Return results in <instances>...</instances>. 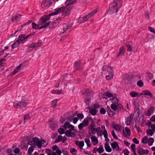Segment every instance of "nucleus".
<instances>
[{
	"instance_id": "58836bf2",
	"label": "nucleus",
	"mask_w": 155,
	"mask_h": 155,
	"mask_svg": "<svg viewBox=\"0 0 155 155\" xmlns=\"http://www.w3.org/2000/svg\"><path fill=\"white\" fill-rule=\"evenodd\" d=\"M59 23L58 20H55L54 21L51 22L50 26H52L54 27H55Z\"/></svg>"
},
{
	"instance_id": "20e7f679",
	"label": "nucleus",
	"mask_w": 155,
	"mask_h": 155,
	"mask_svg": "<svg viewBox=\"0 0 155 155\" xmlns=\"http://www.w3.org/2000/svg\"><path fill=\"white\" fill-rule=\"evenodd\" d=\"M31 143V144L32 145L35 147L37 146L38 148L40 149L42 147H45L47 145V143L45 141L43 140H40L37 137L33 138Z\"/></svg>"
},
{
	"instance_id": "473e14b6",
	"label": "nucleus",
	"mask_w": 155,
	"mask_h": 155,
	"mask_svg": "<svg viewBox=\"0 0 155 155\" xmlns=\"http://www.w3.org/2000/svg\"><path fill=\"white\" fill-rule=\"evenodd\" d=\"M64 128V126H62L58 129V131L60 134H62L64 133L65 129Z\"/></svg>"
},
{
	"instance_id": "a19ab883",
	"label": "nucleus",
	"mask_w": 155,
	"mask_h": 155,
	"mask_svg": "<svg viewBox=\"0 0 155 155\" xmlns=\"http://www.w3.org/2000/svg\"><path fill=\"white\" fill-rule=\"evenodd\" d=\"M75 68L77 70H79L81 68V63L79 61L76 62L75 63Z\"/></svg>"
},
{
	"instance_id": "3c124183",
	"label": "nucleus",
	"mask_w": 155,
	"mask_h": 155,
	"mask_svg": "<svg viewBox=\"0 0 155 155\" xmlns=\"http://www.w3.org/2000/svg\"><path fill=\"white\" fill-rule=\"evenodd\" d=\"M148 138L146 136L144 137L142 140V142L143 143L146 144L148 142Z\"/></svg>"
},
{
	"instance_id": "6e6d98bb",
	"label": "nucleus",
	"mask_w": 155,
	"mask_h": 155,
	"mask_svg": "<svg viewBox=\"0 0 155 155\" xmlns=\"http://www.w3.org/2000/svg\"><path fill=\"white\" fill-rule=\"evenodd\" d=\"M34 33H32L26 36H25V41L30 37L33 36L34 35Z\"/></svg>"
},
{
	"instance_id": "bb28decb",
	"label": "nucleus",
	"mask_w": 155,
	"mask_h": 155,
	"mask_svg": "<svg viewBox=\"0 0 155 155\" xmlns=\"http://www.w3.org/2000/svg\"><path fill=\"white\" fill-rule=\"evenodd\" d=\"M76 0H67L65 2V4L67 6H69L70 5L73 4L75 2Z\"/></svg>"
},
{
	"instance_id": "79ce46f5",
	"label": "nucleus",
	"mask_w": 155,
	"mask_h": 155,
	"mask_svg": "<svg viewBox=\"0 0 155 155\" xmlns=\"http://www.w3.org/2000/svg\"><path fill=\"white\" fill-rule=\"evenodd\" d=\"M89 120L88 118H85L84 119L82 123L84 124V125L86 126H87L89 123Z\"/></svg>"
},
{
	"instance_id": "c85d7f7f",
	"label": "nucleus",
	"mask_w": 155,
	"mask_h": 155,
	"mask_svg": "<svg viewBox=\"0 0 155 155\" xmlns=\"http://www.w3.org/2000/svg\"><path fill=\"white\" fill-rule=\"evenodd\" d=\"M47 155H57L56 152H52L51 150L50 149H46L45 151Z\"/></svg>"
},
{
	"instance_id": "a878e982",
	"label": "nucleus",
	"mask_w": 155,
	"mask_h": 155,
	"mask_svg": "<svg viewBox=\"0 0 155 155\" xmlns=\"http://www.w3.org/2000/svg\"><path fill=\"white\" fill-rule=\"evenodd\" d=\"M110 100L112 104H117L118 102V99L115 97L112 96L110 97Z\"/></svg>"
},
{
	"instance_id": "9b49d317",
	"label": "nucleus",
	"mask_w": 155,
	"mask_h": 155,
	"mask_svg": "<svg viewBox=\"0 0 155 155\" xmlns=\"http://www.w3.org/2000/svg\"><path fill=\"white\" fill-rule=\"evenodd\" d=\"M111 146L114 150L120 151L121 149L119 148L118 143L116 142H114L111 144Z\"/></svg>"
},
{
	"instance_id": "8fccbe9b",
	"label": "nucleus",
	"mask_w": 155,
	"mask_h": 155,
	"mask_svg": "<svg viewBox=\"0 0 155 155\" xmlns=\"http://www.w3.org/2000/svg\"><path fill=\"white\" fill-rule=\"evenodd\" d=\"M111 108L114 110L116 111L117 108V104H112L110 105Z\"/></svg>"
},
{
	"instance_id": "f704fd0d",
	"label": "nucleus",
	"mask_w": 155,
	"mask_h": 155,
	"mask_svg": "<svg viewBox=\"0 0 155 155\" xmlns=\"http://www.w3.org/2000/svg\"><path fill=\"white\" fill-rule=\"evenodd\" d=\"M106 78L107 80H109L112 78L113 76V73H108L106 74Z\"/></svg>"
},
{
	"instance_id": "c9c22d12",
	"label": "nucleus",
	"mask_w": 155,
	"mask_h": 155,
	"mask_svg": "<svg viewBox=\"0 0 155 155\" xmlns=\"http://www.w3.org/2000/svg\"><path fill=\"white\" fill-rule=\"evenodd\" d=\"M52 93L54 94H63L64 93V92L62 90H53L52 91Z\"/></svg>"
},
{
	"instance_id": "f3484780",
	"label": "nucleus",
	"mask_w": 155,
	"mask_h": 155,
	"mask_svg": "<svg viewBox=\"0 0 155 155\" xmlns=\"http://www.w3.org/2000/svg\"><path fill=\"white\" fill-rule=\"evenodd\" d=\"M154 110V107L151 106L150 107L149 109L145 113V114L147 116H150L153 113Z\"/></svg>"
},
{
	"instance_id": "2f4dec72",
	"label": "nucleus",
	"mask_w": 155,
	"mask_h": 155,
	"mask_svg": "<svg viewBox=\"0 0 155 155\" xmlns=\"http://www.w3.org/2000/svg\"><path fill=\"white\" fill-rule=\"evenodd\" d=\"M84 142L86 144L87 147H91L92 145L91 144L90 140L88 138H86L84 139Z\"/></svg>"
},
{
	"instance_id": "a211bd4d",
	"label": "nucleus",
	"mask_w": 155,
	"mask_h": 155,
	"mask_svg": "<svg viewBox=\"0 0 155 155\" xmlns=\"http://www.w3.org/2000/svg\"><path fill=\"white\" fill-rule=\"evenodd\" d=\"M140 95H149L151 96L152 95V94L148 90H144L142 91V92L140 93Z\"/></svg>"
},
{
	"instance_id": "052dcab7",
	"label": "nucleus",
	"mask_w": 155,
	"mask_h": 155,
	"mask_svg": "<svg viewBox=\"0 0 155 155\" xmlns=\"http://www.w3.org/2000/svg\"><path fill=\"white\" fill-rule=\"evenodd\" d=\"M111 133L113 138L115 140H117V136L116 135L115 133L114 132V130H112Z\"/></svg>"
},
{
	"instance_id": "b1692460",
	"label": "nucleus",
	"mask_w": 155,
	"mask_h": 155,
	"mask_svg": "<svg viewBox=\"0 0 155 155\" xmlns=\"http://www.w3.org/2000/svg\"><path fill=\"white\" fill-rule=\"evenodd\" d=\"M25 34H21L19 36L17 40L19 42L21 43L22 41L25 42Z\"/></svg>"
},
{
	"instance_id": "f03ea898",
	"label": "nucleus",
	"mask_w": 155,
	"mask_h": 155,
	"mask_svg": "<svg viewBox=\"0 0 155 155\" xmlns=\"http://www.w3.org/2000/svg\"><path fill=\"white\" fill-rule=\"evenodd\" d=\"M122 6V2L120 0H114L113 2L110 4L109 9V12L112 14L116 15L118 11Z\"/></svg>"
},
{
	"instance_id": "4be33fe9",
	"label": "nucleus",
	"mask_w": 155,
	"mask_h": 155,
	"mask_svg": "<svg viewBox=\"0 0 155 155\" xmlns=\"http://www.w3.org/2000/svg\"><path fill=\"white\" fill-rule=\"evenodd\" d=\"M75 143L77 146H78L79 147L82 146H84V142L83 141H80L79 140H76L75 141Z\"/></svg>"
},
{
	"instance_id": "49530a36",
	"label": "nucleus",
	"mask_w": 155,
	"mask_h": 155,
	"mask_svg": "<svg viewBox=\"0 0 155 155\" xmlns=\"http://www.w3.org/2000/svg\"><path fill=\"white\" fill-rule=\"evenodd\" d=\"M42 43V41L41 40H39L37 43H34L35 46L36 48H38L41 46Z\"/></svg>"
},
{
	"instance_id": "0e129e2a",
	"label": "nucleus",
	"mask_w": 155,
	"mask_h": 155,
	"mask_svg": "<svg viewBox=\"0 0 155 155\" xmlns=\"http://www.w3.org/2000/svg\"><path fill=\"white\" fill-rule=\"evenodd\" d=\"M77 117L79 119H82L84 118V115L82 114H79L77 115Z\"/></svg>"
},
{
	"instance_id": "f257e3e1",
	"label": "nucleus",
	"mask_w": 155,
	"mask_h": 155,
	"mask_svg": "<svg viewBox=\"0 0 155 155\" xmlns=\"http://www.w3.org/2000/svg\"><path fill=\"white\" fill-rule=\"evenodd\" d=\"M71 8L68 6H62L54 9V11L48 15H45L41 17L40 19H49L51 16L56 15L61 12L64 16L68 15L70 14Z\"/></svg>"
},
{
	"instance_id": "4468645a",
	"label": "nucleus",
	"mask_w": 155,
	"mask_h": 155,
	"mask_svg": "<svg viewBox=\"0 0 155 155\" xmlns=\"http://www.w3.org/2000/svg\"><path fill=\"white\" fill-rule=\"evenodd\" d=\"M67 140V138L66 137H62L61 135H59L56 139L54 142L57 143L62 141L63 143H64Z\"/></svg>"
},
{
	"instance_id": "37998d69",
	"label": "nucleus",
	"mask_w": 155,
	"mask_h": 155,
	"mask_svg": "<svg viewBox=\"0 0 155 155\" xmlns=\"http://www.w3.org/2000/svg\"><path fill=\"white\" fill-rule=\"evenodd\" d=\"M90 113L93 115H94L97 114V111L95 109L92 108L90 110Z\"/></svg>"
},
{
	"instance_id": "69168bd1",
	"label": "nucleus",
	"mask_w": 155,
	"mask_h": 155,
	"mask_svg": "<svg viewBox=\"0 0 155 155\" xmlns=\"http://www.w3.org/2000/svg\"><path fill=\"white\" fill-rule=\"evenodd\" d=\"M20 151V149L18 148H15L14 150V152L15 153H18Z\"/></svg>"
},
{
	"instance_id": "39448f33",
	"label": "nucleus",
	"mask_w": 155,
	"mask_h": 155,
	"mask_svg": "<svg viewBox=\"0 0 155 155\" xmlns=\"http://www.w3.org/2000/svg\"><path fill=\"white\" fill-rule=\"evenodd\" d=\"M101 130H97V134L98 137H101L103 135L105 138V140L107 141V140L109 141L108 138V135L107 131L105 129V127L104 125H102L101 126Z\"/></svg>"
},
{
	"instance_id": "423d86ee",
	"label": "nucleus",
	"mask_w": 155,
	"mask_h": 155,
	"mask_svg": "<svg viewBox=\"0 0 155 155\" xmlns=\"http://www.w3.org/2000/svg\"><path fill=\"white\" fill-rule=\"evenodd\" d=\"M100 9L99 8L97 7L86 15L83 16H81L79 17V19H81V18H82V19H89L92 17L94 14L96 13Z\"/></svg>"
},
{
	"instance_id": "6e6552de",
	"label": "nucleus",
	"mask_w": 155,
	"mask_h": 155,
	"mask_svg": "<svg viewBox=\"0 0 155 155\" xmlns=\"http://www.w3.org/2000/svg\"><path fill=\"white\" fill-rule=\"evenodd\" d=\"M52 4V0H45L42 2L41 6L43 8H48Z\"/></svg>"
},
{
	"instance_id": "0eeeda50",
	"label": "nucleus",
	"mask_w": 155,
	"mask_h": 155,
	"mask_svg": "<svg viewBox=\"0 0 155 155\" xmlns=\"http://www.w3.org/2000/svg\"><path fill=\"white\" fill-rule=\"evenodd\" d=\"M103 70L105 74H107L108 73H113V70L110 67L107 65L104 66L103 68Z\"/></svg>"
},
{
	"instance_id": "4d7b16f0",
	"label": "nucleus",
	"mask_w": 155,
	"mask_h": 155,
	"mask_svg": "<svg viewBox=\"0 0 155 155\" xmlns=\"http://www.w3.org/2000/svg\"><path fill=\"white\" fill-rule=\"evenodd\" d=\"M34 43L31 44L29 47V49L30 50H31L34 49V48H35Z\"/></svg>"
},
{
	"instance_id": "680f3d73",
	"label": "nucleus",
	"mask_w": 155,
	"mask_h": 155,
	"mask_svg": "<svg viewBox=\"0 0 155 155\" xmlns=\"http://www.w3.org/2000/svg\"><path fill=\"white\" fill-rule=\"evenodd\" d=\"M50 125L51 128L52 130H54L57 126L55 124H54L53 122L51 123L50 124Z\"/></svg>"
},
{
	"instance_id": "864d4df0",
	"label": "nucleus",
	"mask_w": 155,
	"mask_h": 155,
	"mask_svg": "<svg viewBox=\"0 0 155 155\" xmlns=\"http://www.w3.org/2000/svg\"><path fill=\"white\" fill-rule=\"evenodd\" d=\"M6 56H5L4 57L0 60V65H2L4 64V63L6 61Z\"/></svg>"
},
{
	"instance_id": "5701e85b",
	"label": "nucleus",
	"mask_w": 155,
	"mask_h": 155,
	"mask_svg": "<svg viewBox=\"0 0 155 155\" xmlns=\"http://www.w3.org/2000/svg\"><path fill=\"white\" fill-rule=\"evenodd\" d=\"M133 119V117L131 115H130L127 117L126 121V123L127 125L130 124L131 120Z\"/></svg>"
},
{
	"instance_id": "aec40b11",
	"label": "nucleus",
	"mask_w": 155,
	"mask_h": 155,
	"mask_svg": "<svg viewBox=\"0 0 155 155\" xmlns=\"http://www.w3.org/2000/svg\"><path fill=\"white\" fill-rule=\"evenodd\" d=\"M22 64L19 65L18 67H17L15 69L14 71L12 72L11 74L12 75L15 74L16 73L18 72L20 70L21 67V66Z\"/></svg>"
},
{
	"instance_id": "cd10ccee",
	"label": "nucleus",
	"mask_w": 155,
	"mask_h": 155,
	"mask_svg": "<svg viewBox=\"0 0 155 155\" xmlns=\"http://www.w3.org/2000/svg\"><path fill=\"white\" fill-rule=\"evenodd\" d=\"M112 96V94H110L108 92H106L104 93L103 95V97L105 99H107L109 97H111Z\"/></svg>"
},
{
	"instance_id": "bf43d9fd",
	"label": "nucleus",
	"mask_w": 155,
	"mask_h": 155,
	"mask_svg": "<svg viewBox=\"0 0 155 155\" xmlns=\"http://www.w3.org/2000/svg\"><path fill=\"white\" fill-rule=\"evenodd\" d=\"M86 127L84 125V124L82 122L80 124L78 125V127L79 130H81L84 127Z\"/></svg>"
},
{
	"instance_id": "09e8293b",
	"label": "nucleus",
	"mask_w": 155,
	"mask_h": 155,
	"mask_svg": "<svg viewBox=\"0 0 155 155\" xmlns=\"http://www.w3.org/2000/svg\"><path fill=\"white\" fill-rule=\"evenodd\" d=\"M98 152L99 153H101L104 151V149L103 147L102 146H100L99 148H97Z\"/></svg>"
},
{
	"instance_id": "13d9d810",
	"label": "nucleus",
	"mask_w": 155,
	"mask_h": 155,
	"mask_svg": "<svg viewBox=\"0 0 155 155\" xmlns=\"http://www.w3.org/2000/svg\"><path fill=\"white\" fill-rule=\"evenodd\" d=\"M150 125L151 128V129L155 132V124H151L150 122Z\"/></svg>"
},
{
	"instance_id": "2eb2a0df",
	"label": "nucleus",
	"mask_w": 155,
	"mask_h": 155,
	"mask_svg": "<svg viewBox=\"0 0 155 155\" xmlns=\"http://www.w3.org/2000/svg\"><path fill=\"white\" fill-rule=\"evenodd\" d=\"M130 129L127 127H125V129L123 130V135L126 137H129L130 135Z\"/></svg>"
},
{
	"instance_id": "dca6fc26",
	"label": "nucleus",
	"mask_w": 155,
	"mask_h": 155,
	"mask_svg": "<svg viewBox=\"0 0 155 155\" xmlns=\"http://www.w3.org/2000/svg\"><path fill=\"white\" fill-rule=\"evenodd\" d=\"M53 151H53V152H56V154L58 155H61V150L58 149V147L56 145L53 146L52 147Z\"/></svg>"
},
{
	"instance_id": "de8ad7c7",
	"label": "nucleus",
	"mask_w": 155,
	"mask_h": 155,
	"mask_svg": "<svg viewBox=\"0 0 155 155\" xmlns=\"http://www.w3.org/2000/svg\"><path fill=\"white\" fill-rule=\"evenodd\" d=\"M77 150L76 148H71L70 149V152L72 154L74 155L77 152Z\"/></svg>"
},
{
	"instance_id": "c03bdc74",
	"label": "nucleus",
	"mask_w": 155,
	"mask_h": 155,
	"mask_svg": "<svg viewBox=\"0 0 155 155\" xmlns=\"http://www.w3.org/2000/svg\"><path fill=\"white\" fill-rule=\"evenodd\" d=\"M58 100L57 99H55L51 101V107L53 108L55 107L57 104Z\"/></svg>"
},
{
	"instance_id": "9d476101",
	"label": "nucleus",
	"mask_w": 155,
	"mask_h": 155,
	"mask_svg": "<svg viewBox=\"0 0 155 155\" xmlns=\"http://www.w3.org/2000/svg\"><path fill=\"white\" fill-rule=\"evenodd\" d=\"M137 152L140 155H142L143 154H147L149 153V151L147 150H144L141 147L137 148Z\"/></svg>"
},
{
	"instance_id": "72a5a7b5",
	"label": "nucleus",
	"mask_w": 155,
	"mask_h": 155,
	"mask_svg": "<svg viewBox=\"0 0 155 155\" xmlns=\"http://www.w3.org/2000/svg\"><path fill=\"white\" fill-rule=\"evenodd\" d=\"M104 147L105 149L107 151L109 152H110L112 150L108 144H105L104 145Z\"/></svg>"
},
{
	"instance_id": "e2e57ef3",
	"label": "nucleus",
	"mask_w": 155,
	"mask_h": 155,
	"mask_svg": "<svg viewBox=\"0 0 155 155\" xmlns=\"http://www.w3.org/2000/svg\"><path fill=\"white\" fill-rule=\"evenodd\" d=\"M137 84L139 86L141 87L143 86V83L141 81H139L137 82Z\"/></svg>"
},
{
	"instance_id": "774afa93",
	"label": "nucleus",
	"mask_w": 155,
	"mask_h": 155,
	"mask_svg": "<svg viewBox=\"0 0 155 155\" xmlns=\"http://www.w3.org/2000/svg\"><path fill=\"white\" fill-rule=\"evenodd\" d=\"M150 120L151 121L155 122V115L152 116Z\"/></svg>"
},
{
	"instance_id": "ddd939ff",
	"label": "nucleus",
	"mask_w": 155,
	"mask_h": 155,
	"mask_svg": "<svg viewBox=\"0 0 155 155\" xmlns=\"http://www.w3.org/2000/svg\"><path fill=\"white\" fill-rule=\"evenodd\" d=\"M22 104L23 107H26L27 104L25 102H18L16 101L14 103V107L16 108H18L20 107V105Z\"/></svg>"
},
{
	"instance_id": "f8f14e48",
	"label": "nucleus",
	"mask_w": 155,
	"mask_h": 155,
	"mask_svg": "<svg viewBox=\"0 0 155 155\" xmlns=\"http://www.w3.org/2000/svg\"><path fill=\"white\" fill-rule=\"evenodd\" d=\"M91 140L92 143L94 146L96 145L98 143L97 138L95 136L90 135Z\"/></svg>"
},
{
	"instance_id": "7ed1b4c3",
	"label": "nucleus",
	"mask_w": 155,
	"mask_h": 155,
	"mask_svg": "<svg viewBox=\"0 0 155 155\" xmlns=\"http://www.w3.org/2000/svg\"><path fill=\"white\" fill-rule=\"evenodd\" d=\"M64 127L65 130L69 129V130H67L65 134L66 136L68 137H74L76 136V134L77 131L74 130V127L69 122H66L64 124Z\"/></svg>"
},
{
	"instance_id": "1a4fd4ad",
	"label": "nucleus",
	"mask_w": 155,
	"mask_h": 155,
	"mask_svg": "<svg viewBox=\"0 0 155 155\" xmlns=\"http://www.w3.org/2000/svg\"><path fill=\"white\" fill-rule=\"evenodd\" d=\"M73 25L72 23L68 24H64L63 25V27L62 29H61V33H64L66 31L70 28Z\"/></svg>"
},
{
	"instance_id": "ea45409f",
	"label": "nucleus",
	"mask_w": 155,
	"mask_h": 155,
	"mask_svg": "<svg viewBox=\"0 0 155 155\" xmlns=\"http://www.w3.org/2000/svg\"><path fill=\"white\" fill-rule=\"evenodd\" d=\"M154 141V140L153 138H150L149 139H148V145L149 146H151Z\"/></svg>"
},
{
	"instance_id": "4c0bfd02",
	"label": "nucleus",
	"mask_w": 155,
	"mask_h": 155,
	"mask_svg": "<svg viewBox=\"0 0 155 155\" xmlns=\"http://www.w3.org/2000/svg\"><path fill=\"white\" fill-rule=\"evenodd\" d=\"M101 128L99 127L96 128H95L91 129V132L94 135L95 134L96 132H97V130H100Z\"/></svg>"
},
{
	"instance_id": "6ab92c4d",
	"label": "nucleus",
	"mask_w": 155,
	"mask_h": 155,
	"mask_svg": "<svg viewBox=\"0 0 155 155\" xmlns=\"http://www.w3.org/2000/svg\"><path fill=\"white\" fill-rule=\"evenodd\" d=\"M125 51V48L124 47H121L120 49L119 53L117 55V57H118L120 55H124Z\"/></svg>"
},
{
	"instance_id": "603ef678",
	"label": "nucleus",
	"mask_w": 155,
	"mask_h": 155,
	"mask_svg": "<svg viewBox=\"0 0 155 155\" xmlns=\"http://www.w3.org/2000/svg\"><path fill=\"white\" fill-rule=\"evenodd\" d=\"M125 46L127 48V51L130 52L132 51V47L130 45H126Z\"/></svg>"
},
{
	"instance_id": "c756f323",
	"label": "nucleus",
	"mask_w": 155,
	"mask_h": 155,
	"mask_svg": "<svg viewBox=\"0 0 155 155\" xmlns=\"http://www.w3.org/2000/svg\"><path fill=\"white\" fill-rule=\"evenodd\" d=\"M113 128L118 132L121 131V126L120 125L118 124H116L114 126Z\"/></svg>"
},
{
	"instance_id": "5fc2aeb1",
	"label": "nucleus",
	"mask_w": 155,
	"mask_h": 155,
	"mask_svg": "<svg viewBox=\"0 0 155 155\" xmlns=\"http://www.w3.org/2000/svg\"><path fill=\"white\" fill-rule=\"evenodd\" d=\"M33 150V147L32 146L29 147L28 149V153L29 155L31 154Z\"/></svg>"
},
{
	"instance_id": "7c9ffc66",
	"label": "nucleus",
	"mask_w": 155,
	"mask_h": 155,
	"mask_svg": "<svg viewBox=\"0 0 155 155\" xmlns=\"http://www.w3.org/2000/svg\"><path fill=\"white\" fill-rule=\"evenodd\" d=\"M154 133L155 132H154V131L150 128H148L146 130L147 134L149 136H152Z\"/></svg>"
},
{
	"instance_id": "e433bc0d",
	"label": "nucleus",
	"mask_w": 155,
	"mask_h": 155,
	"mask_svg": "<svg viewBox=\"0 0 155 155\" xmlns=\"http://www.w3.org/2000/svg\"><path fill=\"white\" fill-rule=\"evenodd\" d=\"M20 43L17 40L16 42H14L12 46V49L18 47Z\"/></svg>"
},
{
	"instance_id": "338daca9",
	"label": "nucleus",
	"mask_w": 155,
	"mask_h": 155,
	"mask_svg": "<svg viewBox=\"0 0 155 155\" xmlns=\"http://www.w3.org/2000/svg\"><path fill=\"white\" fill-rule=\"evenodd\" d=\"M100 113L102 114H104L105 113L106 111L104 108H101L100 110Z\"/></svg>"
},
{
	"instance_id": "412c9836",
	"label": "nucleus",
	"mask_w": 155,
	"mask_h": 155,
	"mask_svg": "<svg viewBox=\"0 0 155 155\" xmlns=\"http://www.w3.org/2000/svg\"><path fill=\"white\" fill-rule=\"evenodd\" d=\"M130 95L131 97H139L140 96V94L135 91H132L130 92Z\"/></svg>"
},
{
	"instance_id": "a18cd8bd",
	"label": "nucleus",
	"mask_w": 155,
	"mask_h": 155,
	"mask_svg": "<svg viewBox=\"0 0 155 155\" xmlns=\"http://www.w3.org/2000/svg\"><path fill=\"white\" fill-rule=\"evenodd\" d=\"M42 43V41L41 40H39L37 43H34L35 46L36 48H38L41 46Z\"/></svg>"
},
{
	"instance_id": "393cba45",
	"label": "nucleus",
	"mask_w": 155,
	"mask_h": 155,
	"mask_svg": "<svg viewBox=\"0 0 155 155\" xmlns=\"http://www.w3.org/2000/svg\"><path fill=\"white\" fill-rule=\"evenodd\" d=\"M23 16V15H21L18 14H15L14 15L12 19H19L21 18L23 19L24 18L22 17Z\"/></svg>"
}]
</instances>
